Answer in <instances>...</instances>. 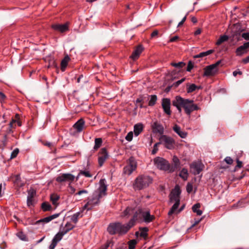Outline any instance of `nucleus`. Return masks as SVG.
I'll use <instances>...</instances> for the list:
<instances>
[{
  "label": "nucleus",
  "instance_id": "obj_1",
  "mask_svg": "<svg viewBox=\"0 0 249 249\" xmlns=\"http://www.w3.org/2000/svg\"><path fill=\"white\" fill-rule=\"evenodd\" d=\"M172 105L175 107L178 112L181 113L183 108L185 113L190 116L192 112L200 110V107L194 103V101L189 99H185L180 96H176L172 101Z\"/></svg>",
  "mask_w": 249,
  "mask_h": 249
},
{
  "label": "nucleus",
  "instance_id": "obj_2",
  "mask_svg": "<svg viewBox=\"0 0 249 249\" xmlns=\"http://www.w3.org/2000/svg\"><path fill=\"white\" fill-rule=\"evenodd\" d=\"M107 187L106 179H101L99 188L93 193L91 197L88 199L87 202L90 207H92V209L100 203L101 198L107 195Z\"/></svg>",
  "mask_w": 249,
  "mask_h": 249
},
{
  "label": "nucleus",
  "instance_id": "obj_3",
  "mask_svg": "<svg viewBox=\"0 0 249 249\" xmlns=\"http://www.w3.org/2000/svg\"><path fill=\"white\" fill-rule=\"evenodd\" d=\"M152 181V178L148 176H139L135 179L133 187L135 190H141L147 187Z\"/></svg>",
  "mask_w": 249,
  "mask_h": 249
},
{
  "label": "nucleus",
  "instance_id": "obj_4",
  "mask_svg": "<svg viewBox=\"0 0 249 249\" xmlns=\"http://www.w3.org/2000/svg\"><path fill=\"white\" fill-rule=\"evenodd\" d=\"M154 165L159 170L169 172H173L174 169L171 166L168 160L165 159L157 157L153 160Z\"/></svg>",
  "mask_w": 249,
  "mask_h": 249
},
{
  "label": "nucleus",
  "instance_id": "obj_5",
  "mask_svg": "<svg viewBox=\"0 0 249 249\" xmlns=\"http://www.w3.org/2000/svg\"><path fill=\"white\" fill-rule=\"evenodd\" d=\"M221 62V60H218L216 63L206 66L204 69L203 76H210L215 75L218 71V66Z\"/></svg>",
  "mask_w": 249,
  "mask_h": 249
},
{
  "label": "nucleus",
  "instance_id": "obj_6",
  "mask_svg": "<svg viewBox=\"0 0 249 249\" xmlns=\"http://www.w3.org/2000/svg\"><path fill=\"white\" fill-rule=\"evenodd\" d=\"M140 213L142 218V221L145 223H149L155 219V215L150 214V211L148 209L140 208Z\"/></svg>",
  "mask_w": 249,
  "mask_h": 249
},
{
  "label": "nucleus",
  "instance_id": "obj_7",
  "mask_svg": "<svg viewBox=\"0 0 249 249\" xmlns=\"http://www.w3.org/2000/svg\"><path fill=\"white\" fill-rule=\"evenodd\" d=\"M160 141L167 149H172L174 147L175 141L171 137L162 135L160 137Z\"/></svg>",
  "mask_w": 249,
  "mask_h": 249
},
{
  "label": "nucleus",
  "instance_id": "obj_8",
  "mask_svg": "<svg viewBox=\"0 0 249 249\" xmlns=\"http://www.w3.org/2000/svg\"><path fill=\"white\" fill-rule=\"evenodd\" d=\"M190 167L194 175L199 174L204 167V164L201 161H194L190 165Z\"/></svg>",
  "mask_w": 249,
  "mask_h": 249
},
{
  "label": "nucleus",
  "instance_id": "obj_9",
  "mask_svg": "<svg viewBox=\"0 0 249 249\" xmlns=\"http://www.w3.org/2000/svg\"><path fill=\"white\" fill-rule=\"evenodd\" d=\"M181 191L178 186H176L170 194V201L172 202L180 203V194Z\"/></svg>",
  "mask_w": 249,
  "mask_h": 249
},
{
  "label": "nucleus",
  "instance_id": "obj_10",
  "mask_svg": "<svg viewBox=\"0 0 249 249\" xmlns=\"http://www.w3.org/2000/svg\"><path fill=\"white\" fill-rule=\"evenodd\" d=\"M161 106L164 112L168 116L172 114L171 110V101L169 98H163L161 101Z\"/></svg>",
  "mask_w": 249,
  "mask_h": 249
},
{
  "label": "nucleus",
  "instance_id": "obj_11",
  "mask_svg": "<svg viewBox=\"0 0 249 249\" xmlns=\"http://www.w3.org/2000/svg\"><path fill=\"white\" fill-rule=\"evenodd\" d=\"M27 205L29 208L33 207L36 203L34 197L36 195V191L33 189H30L28 192Z\"/></svg>",
  "mask_w": 249,
  "mask_h": 249
},
{
  "label": "nucleus",
  "instance_id": "obj_12",
  "mask_svg": "<svg viewBox=\"0 0 249 249\" xmlns=\"http://www.w3.org/2000/svg\"><path fill=\"white\" fill-rule=\"evenodd\" d=\"M108 157V153L106 148H103L101 149L98 159L99 166L101 167Z\"/></svg>",
  "mask_w": 249,
  "mask_h": 249
},
{
  "label": "nucleus",
  "instance_id": "obj_13",
  "mask_svg": "<svg viewBox=\"0 0 249 249\" xmlns=\"http://www.w3.org/2000/svg\"><path fill=\"white\" fill-rule=\"evenodd\" d=\"M75 179V177L70 173L62 174L61 175L57 177L56 181L58 182H63L65 181L72 182Z\"/></svg>",
  "mask_w": 249,
  "mask_h": 249
},
{
  "label": "nucleus",
  "instance_id": "obj_14",
  "mask_svg": "<svg viewBox=\"0 0 249 249\" xmlns=\"http://www.w3.org/2000/svg\"><path fill=\"white\" fill-rule=\"evenodd\" d=\"M65 234L62 231L56 233L52 241V243L49 246V249H54L57 243L62 239Z\"/></svg>",
  "mask_w": 249,
  "mask_h": 249
},
{
  "label": "nucleus",
  "instance_id": "obj_15",
  "mask_svg": "<svg viewBox=\"0 0 249 249\" xmlns=\"http://www.w3.org/2000/svg\"><path fill=\"white\" fill-rule=\"evenodd\" d=\"M119 222H115L109 224L107 231L110 235L119 234Z\"/></svg>",
  "mask_w": 249,
  "mask_h": 249
},
{
  "label": "nucleus",
  "instance_id": "obj_16",
  "mask_svg": "<svg viewBox=\"0 0 249 249\" xmlns=\"http://www.w3.org/2000/svg\"><path fill=\"white\" fill-rule=\"evenodd\" d=\"M133 227V224H131L129 222L124 225H123L119 222V234L124 235L126 234Z\"/></svg>",
  "mask_w": 249,
  "mask_h": 249
},
{
  "label": "nucleus",
  "instance_id": "obj_17",
  "mask_svg": "<svg viewBox=\"0 0 249 249\" xmlns=\"http://www.w3.org/2000/svg\"><path fill=\"white\" fill-rule=\"evenodd\" d=\"M85 126V121L83 118L78 120L73 125V127L78 133L81 132Z\"/></svg>",
  "mask_w": 249,
  "mask_h": 249
},
{
  "label": "nucleus",
  "instance_id": "obj_18",
  "mask_svg": "<svg viewBox=\"0 0 249 249\" xmlns=\"http://www.w3.org/2000/svg\"><path fill=\"white\" fill-rule=\"evenodd\" d=\"M52 28L57 31L61 33H64L69 30L68 23H66L64 24H55L52 25Z\"/></svg>",
  "mask_w": 249,
  "mask_h": 249
},
{
  "label": "nucleus",
  "instance_id": "obj_19",
  "mask_svg": "<svg viewBox=\"0 0 249 249\" xmlns=\"http://www.w3.org/2000/svg\"><path fill=\"white\" fill-rule=\"evenodd\" d=\"M152 127L154 132L158 133L161 135L164 133V129L163 126L158 122L154 123Z\"/></svg>",
  "mask_w": 249,
  "mask_h": 249
},
{
  "label": "nucleus",
  "instance_id": "obj_20",
  "mask_svg": "<svg viewBox=\"0 0 249 249\" xmlns=\"http://www.w3.org/2000/svg\"><path fill=\"white\" fill-rule=\"evenodd\" d=\"M173 130L181 138H186L187 136V132L182 131L180 127L178 124H176L173 127Z\"/></svg>",
  "mask_w": 249,
  "mask_h": 249
},
{
  "label": "nucleus",
  "instance_id": "obj_21",
  "mask_svg": "<svg viewBox=\"0 0 249 249\" xmlns=\"http://www.w3.org/2000/svg\"><path fill=\"white\" fill-rule=\"evenodd\" d=\"M143 50V48L142 45H139L135 49V50L132 53L130 57L133 60H135L137 59L141 53H142V52Z\"/></svg>",
  "mask_w": 249,
  "mask_h": 249
},
{
  "label": "nucleus",
  "instance_id": "obj_22",
  "mask_svg": "<svg viewBox=\"0 0 249 249\" xmlns=\"http://www.w3.org/2000/svg\"><path fill=\"white\" fill-rule=\"evenodd\" d=\"M59 215V213L54 214L53 215H50L49 216L45 217L44 218H42V219H39V220L36 221L35 223V224H39L41 223H48V222H50L51 221H52V220L58 217Z\"/></svg>",
  "mask_w": 249,
  "mask_h": 249
},
{
  "label": "nucleus",
  "instance_id": "obj_23",
  "mask_svg": "<svg viewBox=\"0 0 249 249\" xmlns=\"http://www.w3.org/2000/svg\"><path fill=\"white\" fill-rule=\"evenodd\" d=\"M140 208H138L137 211L134 213L132 218H131V219L129 221V222L131 224H133V226L135 225L136 221H138V220L141 218V213H140Z\"/></svg>",
  "mask_w": 249,
  "mask_h": 249
},
{
  "label": "nucleus",
  "instance_id": "obj_24",
  "mask_svg": "<svg viewBox=\"0 0 249 249\" xmlns=\"http://www.w3.org/2000/svg\"><path fill=\"white\" fill-rule=\"evenodd\" d=\"M143 130V125L142 124H138L134 126V132L135 136H138Z\"/></svg>",
  "mask_w": 249,
  "mask_h": 249
},
{
  "label": "nucleus",
  "instance_id": "obj_25",
  "mask_svg": "<svg viewBox=\"0 0 249 249\" xmlns=\"http://www.w3.org/2000/svg\"><path fill=\"white\" fill-rule=\"evenodd\" d=\"M70 60V58L68 55L65 56L62 60L61 62V69L62 71H65Z\"/></svg>",
  "mask_w": 249,
  "mask_h": 249
},
{
  "label": "nucleus",
  "instance_id": "obj_26",
  "mask_svg": "<svg viewBox=\"0 0 249 249\" xmlns=\"http://www.w3.org/2000/svg\"><path fill=\"white\" fill-rule=\"evenodd\" d=\"M127 166L133 168L134 170L137 168V162L133 157H131L129 158L127 161Z\"/></svg>",
  "mask_w": 249,
  "mask_h": 249
},
{
  "label": "nucleus",
  "instance_id": "obj_27",
  "mask_svg": "<svg viewBox=\"0 0 249 249\" xmlns=\"http://www.w3.org/2000/svg\"><path fill=\"white\" fill-rule=\"evenodd\" d=\"M75 227L74 225H72L69 222H67L65 224L64 227L63 228L62 231L65 233L66 234L71 230H72Z\"/></svg>",
  "mask_w": 249,
  "mask_h": 249
},
{
  "label": "nucleus",
  "instance_id": "obj_28",
  "mask_svg": "<svg viewBox=\"0 0 249 249\" xmlns=\"http://www.w3.org/2000/svg\"><path fill=\"white\" fill-rule=\"evenodd\" d=\"M248 49L247 46H246L245 43H244L243 45L237 48L236 51V53L237 55H241L243 53L246 52V50Z\"/></svg>",
  "mask_w": 249,
  "mask_h": 249
},
{
  "label": "nucleus",
  "instance_id": "obj_29",
  "mask_svg": "<svg viewBox=\"0 0 249 249\" xmlns=\"http://www.w3.org/2000/svg\"><path fill=\"white\" fill-rule=\"evenodd\" d=\"M201 89V86H197L195 84H192L190 85H187V91L188 93H191L196 89Z\"/></svg>",
  "mask_w": 249,
  "mask_h": 249
},
{
  "label": "nucleus",
  "instance_id": "obj_30",
  "mask_svg": "<svg viewBox=\"0 0 249 249\" xmlns=\"http://www.w3.org/2000/svg\"><path fill=\"white\" fill-rule=\"evenodd\" d=\"M140 231V236L143 237L144 239H146L147 237L148 229L147 227H141L139 228Z\"/></svg>",
  "mask_w": 249,
  "mask_h": 249
},
{
  "label": "nucleus",
  "instance_id": "obj_31",
  "mask_svg": "<svg viewBox=\"0 0 249 249\" xmlns=\"http://www.w3.org/2000/svg\"><path fill=\"white\" fill-rule=\"evenodd\" d=\"M82 217V215L81 214V212H78L71 215V220L75 224L77 223L79 218Z\"/></svg>",
  "mask_w": 249,
  "mask_h": 249
},
{
  "label": "nucleus",
  "instance_id": "obj_32",
  "mask_svg": "<svg viewBox=\"0 0 249 249\" xmlns=\"http://www.w3.org/2000/svg\"><path fill=\"white\" fill-rule=\"evenodd\" d=\"M200 207L199 203H196L192 207V211L194 213H196L197 215H201L202 214V211L199 209Z\"/></svg>",
  "mask_w": 249,
  "mask_h": 249
},
{
  "label": "nucleus",
  "instance_id": "obj_33",
  "mask_svg": "<svg viewBox=\"0 0 249 249\" xmlns=\"http://www.w3.org/2000/svg\"><path fill=\"white\" fill-rule=\"evenodd\" d=\"M214 51L213 50H210L206 52H202L199 53V54L196 55L194 56V58H200V57H203L204 56H207L211 53H212Z\"/></svg>",
  "mask_w": 249,
  "mask_h": 249
},
{
  "label": "nucleus",
  "instance_id": "obj_34",
  "mask_svg": "<svg viewBox=\"0 0 249 249\" xmlns=\"http://www.w3.org/2000/svg\"><path fill=\"white\" fill-rule=\"evenodd\" d=\"M179 176L183 180H186L188 177V173L187 169L186 168H183L180 171Z\"/></svg>",
  "mask_w": 249,
  "mask_h": 249
},
{
  "label": "nucleus",
  "instance_id": "obj_35",
  "mask_svg": "<svg viewBox=\"0 0 249 249\" xmlns=\"http://www.w3.org/2000/svg\"><path fill=\"white\" fill-rule=\"evenodd\" d=\"M103 142V141L102 138H95V144L94 146V149L95 150H97L98 149H99L101 146L102 145Z\"/></svg>",
  "mask_w": 249,
  "mask_h": 249
},
{
  "label": "nucleus",
  "instance_id": "obj_36",
  "mask_svg": "<svg viewBox=\"0 0 249 249\" xmlns=\"http://www.w3.org/2000/svg\"><path fill=\"white\" fill-rule=\"evenodd\" d=\"M41 209L44 212L50 211L52 210V206L49 203L44 202L41 204Z\"/></svg>",
  "mask_w": 249,
  "mask_h": 249
},
{
  "label": "nucleus",
  "instance_id": "obj_37",
  "mask_svg": "<svg viewBox=\"0 0 249 249\" xmlns=\"http://www.w3.org/2000/svg\"><path fill=\"white\" fill-rule=\"evenodd\" d=\"M157 101V96L156 95H152L150 96V100L148 102V106H154Z\"/></svg>",
  "mask_w": 249,
  "mask_h": 249
},
{
  "label": "nucleus",
  "instance_id": "obj_38",
  "mask_svg": "<svg viewBox=\"0 0 249 249\" xmlns=\"http://www.w3.org/2000/svg\"><path fill=\"white\" fill-rule=\"evenodd\" d=\"M173 161L174 162V165L171 166L173 167L175 171L176 169H177L179 167L180 161L177 156H174L173 158Z\"/></svg>",
  "mask_w": 249,
  "mask_h": 249
},
{
  "label": "nucleus",
  "instance_id": "obj_39",
  "mask_svg": "<svg viewBox=\"0 0 249 249\" xmlns=\"http://www.w3.org/2000/svg\"><path fill=\"white\" fill-rule=\"evenodd\" d=\"M134 208L131 207H127L123 212V216H129L134 211Z\"/></svg>",
  "mask_w": 249,
  "mask_h": 249
},
{
  "label": "nucleus",
  "instance_id": "obj_40",
  "mask_svg": "<svg viewBox=\"0 0 249 249\" xmlns=\"http://www.w3.org/2000/svg\"><path fill=\"white\" fill-rule=\"evenodd\" d=\"M81 175L84 176L86 178H91L92 176V175L88 170H80L78 174L77 178Z\"/></svg>",
  "mask_w": 249,
  "mask_h": 249
},
{
  "label": "nucleus",
  "instance_id": "obj_41",
  "mask_svg": "<svg viewBox=\"0 0 249 249\" xmlns=\"http://www.w3.org/2000/svg\"><path fill=\"white\" fill-rule=\"evenodd\" d=\"M180 203H175L173 205L170 210L168 212V214L169 216L172 215L177 210Z\"/></svg>",
  "mask_w": 249,
  "mask_h": 249
},
{
  "label": "nucleus",
  "instance_id": "obj_42",
  "mask_svg": "<svg viewBox=\"0 0 249 249\" xmlns=\"http://www.w3.org/2000/svg\"><path fill=\"white\" fill-rule=\"evenodd\" d=\"M170 65L175 68L181 69L184 67L186 64L183 62H179L178 63L172 62Z\"/></svg>",
  "mask_w": 249,
  "mask_h": 249
},
{
  "label": "nucleus",
  "instance_id": "obj_43",
  "mask_svg": "<svg viewBox=\"0 0 249 249\" xmlns=\"http://www.w3.org/2000/svg\"><path fill=\"white\" fill-rule=\"evenodd\" d=\"M59 198V196L55 194H52L50 196V199L53 205L56 204Z\"/></svg>",
  "mask_w": 249,
  "mask_h": 249
},
{
  "label": "nucleus",
  "instance_id": "obj_44",
  "mask_svg": "<svg viewBox=\"0 0 249 249\" xmlns=\"http://www.w3.org/2000/svg\"><path fill=\"white\" fill-rule=\"evenodd\" d=\"M135 170L130 167L129 166L126 165L124 168L123 172L124 174L126 175H130Z\"/></svg>",
  "mask_w": 249,
  "mask_h": 249
},
{
  "label": "nucleus",
  "instance_id": "obj_45",
  "mask_svg": "<svg viewBox=\"0 0 249 249\" xmlns=\"http://www.w3.org/2000/svg\"><path fill=\"white\" fill-rule=\"evenodd\" d=\"M228 36L226 35H223L220 37V38L217 40L216 44L219 45L223 42L228 40Z\"/></svg>",
  "mask_w": 249,
  "mask_h": 249
},
{
  "label": "nucleus",
  "instance_id": "obj_46",
  "mask_svg": "<svg viewBox=\"0 0 249 249\" xmlns=\"http://www.w3.org/2000/svg\"><path fill=\"white\" fill-rule=\"evenodd\" d=\"M137 241L135 239L130 240L128 242V249H135Z\"/></svg>",
  "mask_w": 249,
  "mask_h": 249
},
{
  "label": "nucleus",
  "instance_id": "obj_47",
  "mask_svg": "<svg viewBox=\"0 0 249 249\" xmlns=\"http://www.w3.org/2000/svg\"><path fill=\"white\" fill-rule=\"evenodd\" d=\"M18 237L23 241H27V237L26 235L22 232L19 231L17 234Z\"/></svg>",
  "mask_w": 249,
  "mask_h": 249
},
{
  "label": "nucleus",
  "instance_id": "obj_48",
  "mask_svg": "<svg viewBox=\"0 0 249 249\" xmlns=\"http://www.w3.org/2000/svg\"><path fill=\"white\" fill-rule=\"evenodd\" d=\"M161 144L160 142H157L153 146V150L151 151V154L152 155H155L158 152L159 148H158V145Z\"/></svg>",
  "mask_w": 249,
  "mask_h": 249
},
{
  "label": "nucleus",
  "instance_id": "obj_49",
  "mask_svg": "<svg viewBox=\"0 0 249 249\" xmlns=\"http://www.w3.org/2000/svg\"><path fill=\"white\" fill-rule=\"evenodd\" d=\"M19 153V149L18 148L15 149L12 152L10 156V159H14L15 158Z\"/></svg>",
  "mask_w": 249,
  "mask_h": 249
},
{
  "label": "nucleus",
  "instance_id": "obj_50",
  "mask_svg": "<svg viewBox=\"0 0 249 249\" xmlns=\"http://www.w3.org/2000/svg\"><path fill=\"white\" fill-rule=\"evenodd\" d=\"M85 210L88 211L92 210V207H90L89 205L88 204V202L82 207L81 212H80L81 213Z\"/></svg>",
  "mask_w": 249,
  "mask_h": 249
},
{
  "label": "nucleus",
  "instance_id": "obj_51",
  "mask_svg": "<svg viewBox=\"0 0 249 249\" xmlns=\"http://www.w3.org/2000/svg\"><path fill=\"white\" fill-rule=\"evenodd\" d=\"M133 134L132 132H129L127 133V135L125 136V140L128 142H130L133 138Z\"/></svg>",
  "mask_w": 249,
  "mask_h": 249
},
{
  "label": "nucleus",
  "instance_id": "obj_52",
  "mask_svg": "<svg viewBox=\"0 0 249 249\" xmlns=\"http://www.w3.org/2000/svg\"><path fill=\"white\" fill-rule=\"evenodd\" d=\"M194 68V64L191 61H189L187 65L186 71H191Z\"/></svg>",
  "mask_w": 249,
  "mask_h": 249
},
{
  "label": "nucleus",
  "instance_id": "obj_53",
  "mask_svg": "<svg viewBox=\"0 0 249 249\" xmlns=\"http://www.w3.org/2000/svg\"><path fill=\"white\" fill-rule=\"evenodd\" d=\"M237 165L235 167L234 170H237L239 168H241L242 167V162L240 161L238 159H236Z\"/></svg>",
  "mask_w": 249,
  "mask_h": 249
},
{
  "label": "nucleus",
  "instance_id": "obj_54",
  "mask_svg": "<svg viewBox=\"0 0 249 249\" xmlns=\"http://www.w3.org/2000/svg\"><path fill=\"white\" fill-rule=\"evenodd\" d=\"M193 185L190 183H188L186 186V191L188 193H190L193 191Z\"/></svg>",
  "mask_w": 249,
  "mask_h": 249
},
{
  "label": "nucleus",
  "instance_id": "obj_55",
  "mask_svg": "<svg viewBox=\"0 0 249 249\" xmlns=\"http://www.w3.org/2000/svg\"><path fill=\"white\" fill-rule=\"evenodd\" d=\"M224 161L228 164L231 165L233 163V160L230 157H226Z\"/></svg>",
  "mask_w": 249,
  "mask_h": 249
},
{
  "label": "nucleus",
  "instance_id": "obj_56",
  "mask_svg": "<svg viewBox=\"0 0 249 249\" xmlns=\"http://www.w3.org/2000/svg\"><path fill=\"white\" fill-rule=\"evenodd\" d=\"M185 80V78H183L181 79L178 80L176 82L174 83V85L175 87L178 86L180 84H181L183 82H184Z\"/></svg>",
  "mask_w": 249,
  "mask_h": 249
},
{
  "label": "nucleus",
  "instance_id": "obj_57",
  "mask_svg": "<svg viewBox=\"0 0 249 249\" xmlns=\"http://www.w3.org/2000/svg\"><path fill=\"white\" fill-rule=\"evenodd\" d=\"M159 34V31L157 30H154L151 34V37L154 38L157 37Z\"/></svg>",
  "mask_w": 249,
  "mask_h": 249
},
{
  "label": "nucleus",
  "instance_id": "obj_58",
  "mask_svg": "<svg viewBox=\"0 0 249 249\" xmlns=\"http://www.w3.org/2000/svg\"><path fill=\"white\" fill-rule=\"evenodd\" d=\"M88 193V192L87 190H80L79 191H78L77 193H76L75 195H81L83 194H87Z\"/></svg>",
  "mask_w": 249,
  "mask_h": 249
},
{
  "label": "nucleus",
  "instance_id": "obj_59",
  "mask_svg": "<svg viewBox=\"0 0 249 249\" xmlns=\"http://www.w3.org/2000/svg\"><path fill=\"white\" fill-rule=\"evenodd\" d=\"M187 14H187L186 15V16L182 19V20L178 23V27H179V26H181L184 23V22L186 21V18H187Z\"/></svg>",
  "mask_w": 249,
  "mask_h": 249
},
{
  "label": "nucleus",
  "instance_id": "obj_60",
  "mask_svg": "<svg viewBox=\"0 0 249 249\" xmlns=\"http://www.w3.org/2000/svg\"><path fill=\"white\" fill-rule=\"evenodd\" d=\"M242 37L246 40H249V33H244L242 34Z\"/></svg>",
  "mask_w": 249,
  "mask_h": 249
},
{
  "label": "nucleus",
  "instance_id": "obj_61",
  "mask_svg": "<svg viewBox=\"0 0 249 249\" xmlns=\"http://www.w3.org/2000/svg\"><path fill=\"white\" fill-rule=\"evenodd\" d=\"M178 39V36H174L172 37H171L170 40H169V42H175Z\"/></svg>",
  "mask_w": 249,
  "mask_h": 249
},
{
  "label": "nucleus",
  "instance_id": "obj_62",
  "mask_svg": "<svg viewBox=\"0 0 249 249\" xmlns=\"http://www.w3.org/2000/svg\"><path fill=\"white\" fill-rule=\"evenodd\" d=\"M6 98V96L1 92H0V100L3 101Z\"/></svg>",
  "mask_w": 249,
  "mask_h": 249
},
{
  "label": "nucleus",
  "instance_id": "obj_63",
  "mask_svg": "<svg viewBox=\"0 0 249 249\" xmlns=\"http://www.w3.org/2000/svg\"><path fill=\"white\" fill-rule=\"evenodd\" d=\"M242 62L244 63V64H247L248 63H249V55L247 57L244 58L243 60H242Z\"/></svg>",
  "mask_w": 249,
  "mask_h": 249
},
{
  "label": "nucleus",
  "instance_id": "obj_64",
  "mask_svg": "<svg viewBox=\"0 0 249 249\" xmlns=\"http://www.w3.org/2000/svg\"><path fill=\"white\" fill-rule=\"evenodd\" d=\"M126 247L125 245L122 244L121 245L117 246L115 249H125Z\"/></svg>",
  "mask_w": 249,
  "mask_h": 249
}]
</instances>
